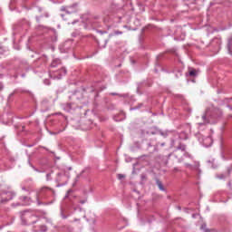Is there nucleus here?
<instances>
[{"label":"nucleus","mask_w":232,"mask_h":232,"mask_svg":"<svg viewBox=\"0 0 232 232\" xmlns=\"http://www.w3.org/2000/svg\"><path fill=\"white\" fill-rule=\"evenodd\" d=\"M62 12H66L67 14H73L75 12V7H72V10H70V7H62L61 8Z\"/></svg>","instance_id":"20e7f679"},{"label":"nucleus","mask_w":232,"mask_h":232,"mask_svg":"<svg viewBox=\"0 0 232 232\" xmlns=\"http://www.w3.org/2000/svg\"><path fill=\"white\" fill-rule=\"evenodd\" d=\"M115 34H116V35H119V34H122V32H121V31H116Z\"/></svg>","instance_id":"6e6552de"},{"label":"nucleus","mask_w":232,"mask_h":232,"mask_svg":"<svg viewBox=\"0 0 232 232\" xmlns=\"http://www.w3.org/2000/svg\"><path fill=\"white\" fill-rule=\"evenodd\" d=\"M82 204H84V201H82Z\"/></svg>","instance_id":"9b49d317"},{"label":"nucleus","mask_w":232,"mask_h":232,"mask_svg":"<svg viewBox=\"0 0 232 232\" xmlns=\"http://www.w3.org/2000/svg\"><path fill=\"white\" fill-rule=\"evenodd\" d=\"M24 200H28V197H24Z\"/></svg>","instance_id":"1a4fd4ad"},{"label":"nucleus","mask_w":232,"mask_h":232,"mask_svg":"<svg viewBox=\"0 0 232 232\" xmlns=\"http://www.w3.org/2000/svg\"><path fill=\"white\" fill-rule=\"evenodd\" d=\"M141 179H142V180H146V179H147V178H146V175H144V174L141 175Z\"/></svg>","instance_id":"0eeeda50"},{"label":"nucleus","mask_w":232,"mask_h":232,"mask_svg":"<svg viewBox=\"0 0 232 232\" xmlns=\"http://www.w3.org/2000/svg\"><path fill=\"white\" fill-rule=\"evenodd\" d=\"M119 180H122V179H126V175L124 174H118Z\"/></svg>","instance_id":"423d86ee"},{"label":"nucleus","mask_w":232,"mask_h":232,"mask_svg":"<svg viewBox=\"0 0 232 232\" xmlns=\"http://www.w3.org/2000/svg\"><path fill=\"white\" fill-rule=\"evenodd\" d=\"M205 232H211V230H209V229H205Z\"/></svg>","instance_id":"9d476101"},{"label":"nucleus","mask_w":232,"mask_h":232,"mask_svg":"<svg viewBox=\"0 0 232 232\" xmlns=\"http://www.w3.org/2000/svg\"><path fill=\"white\" fill-rule=\"evenodd\" d=\"M201 119H202V121L198 120V124H199L200 126H202L204 124H209V120H208L206 114H203Z\"/></svg>","instance_id":"f257e3e1"},{"label":"nucleus","mask_w":232,"mask_h":232,"mask_svg":"<svg viewBox=\"0 0 232 232\" xmlns=\"http://www.w3.org/2000/svg\"><path fill=\"white\" fill-rule=\"evenodd\" d=\"M198 72H197V70L193 69V68H188V75L190 77H197Z\"/></svg>","instance_id":"7ed1b4c3"},{"label":"nucleus","mask_w":232,"mask_h":232,"mask_svg":"<svg viewBox=\"0 0 232 232\" xmlns=\"http://www.w3.org/2000/svg\"><path fill=\"white\" fill-rule=\"evenodd\" d=\"M156 184H157L158 188H159L161 191H164V185H162V181L157 179V180H156Z\"/></svg>","instance_id":"39448f33"},{"label":"nucleus","mask_w":232,"mask_h":232,"mask_svg":"<svg viewBox=\"0 0 232 232\" xmlns=\"http://www.w3.org/2000/svg\"><path fill=\"white\" fill-rule=\"evenodd\" d=\"M203 144L208 148L213 144V139L211 137H207L203 140Z\"/></svg>","instance_id":"f03ea898"}]
</instances>
